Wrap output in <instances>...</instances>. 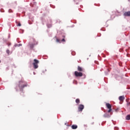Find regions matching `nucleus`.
<instances>
[{
	"instance_id": "obj_18",
	"label": "nucleus",
	"mask_w": 130,
	"mask_h": 130,
	"mask_svg": "<svg viewBox=\"0 0 130 130\" xmlns=\"http://www.w3.org/2000/svg\"><path fill=\"white\" fill-rule=\"evenodd\" d=\"M119 110V109L117 108V109H116L115 110V111H116V112H118V110Z\"/></svg>"
},
{
	"instance_id": "obj_17",
	"label": "nucleus",
	"mask_w": 130,
	"mask_h": 130,
	"mask_svg": "<svg viewBox=\"0 0 130 130\" xmlns=\"http://www.w3.org/2000/svg\"><path fill=\"white\" fill-rule=\"evenodd\" d=\"M9 13H13V10H12V9H9Z\"/></svg>"
},
{
	"instance_id": "obj_1",
	"label": "nucleus",
	"mask_w": 130,
	"mask_h": 130,
	"mask_svg": "<svg viewBox=\"0 0 130 130\" xmlns=\"http://www.w3.org/2000/svg\"><path fill=\"white\" fill-rule=\"evenodd\" d=\"M27 86L28 83L23 80L20 81L18 85V87L20 91H23V90H24V88H26Z\"/></svg>"
},
{
	"instance_id": "obj_23",
	"label": "nucleus",
	"mask_w": 130,
	"mask_h": 130,
	"mask_svg": "<svg viewBox=\"0 0 130 130\" xmlns=\"http://www.w3.org/2000/svg\"><path fill=\"white\" fill-rule=\"evenodd\" d=\"M1 62H2V61L0 60V63H1Z\"/></svg>"
},
{
	"instance_id": "obj_12",
	"label": "nucleus",
	"mask_w": 130,
	"mask_h": 130,
	"mask_svg": "<svg viewBox=\"0 0 130 130\" xmlns=\"http://www.w3.org/2000/svg\"><path fill=\"white\" fill-rule=\"evenodd\" d=\"M126 120H130V115H127L126 116Z\"/></svg>"
},
{
	"instance_id": "obj_3",
	"label": "nucleus",
	"mask_w": 130,
	"mask_h": 130,
	"mask_svg": "<svg viewBox=\"0 0 130 130\" xmlns=\"http://www.w3.org/2000/svg\"><path fill=\"white\" fill-rule=\"evenodd\" d=\"M74 75L75 77H83V73L79 72L78 71H75L74 72Z\"/></svg>"
},
{
	"instance_id": "obj_22",
	"label": "nucleus",
	"mask_w": 130,
	"mask_h": 130,
	"mask_svg": "<svg viewBox=\"0 0 130 130\" xmlns=\"http://www.w3.org/2000/svg\"><path fill=\"white\" fill-rule=\"evenodd\" d=\"M11 43H9L8 44V46H10V45H11Z\"/></svg>"
},
{
	"instance_id": "obj_11",
	"label": "nucleus",
	"mask_w": 130,
	"mask_h": 130,
	"mask_svg": "<svg viewBox=\"0 0 130 130\" xmlns=\"http://www.w3.org/2000/svg\"><path fill=\"white\" fill-rule=\"evenodd\" d=\"M75 102H76V103H77V104H80V99H77L75 100Z\"/></svg>"
},
{
	"instance_id": "obj_9",
	"label": "nucleus",
	"mask_w": 130,
	"mask_h": 130,
	"mask_svg": "<svg viewBox=\"0 0 130 130\" xmlns=\"http://www.w3.org/2000/svg\"><path fill=\"white\" fill-rule=\"evenodd\" d=\"M119 100H120V101H123V100H124V96H119Z\"/></svg>"
},
{
	"instance_id": "obj_2",
	"label": "nucleus",
	"mask_w": 130,
	"mask_h": 130,
	"mask_svg": "<svg viewBox=\"0 0 130 130\" xmlns=\"http://www.w3.org/2000/svg\"><path fill=\"white\" fill-rule=\"evenodd\" d=\"M38 63H39V60L34 59V62L32 63L34 69H38Z\"/></svg>"
},
{
	"instance_id": "obj_14",
	"label": "nucleus",
	"mask_w": 130,
	"mask_h": 130,
	"mask_svg": "<svg viewBox=\"0 0 130 130\" xmlns=\"http://www.w3.org/2000/svg\"><path fill=\"white\" fill-rule=\"evenodd\" d=\"M6 52L8 54H10V50H7Z\"/></svg>"
},
{
	"instance_id": "obj_5",
	"label": "nucleus",
	"mask_w": 130,
	"mask_h": 130,
	"mask_svg": "<svg viewBox=\"0 0 130 130\" xmlns=\"http://www.w3.org/2000/svg\"><path fill=\"white\" fill-rule=\"evenodd\" d=\"M84 105H79L78 106V111L79 112H82L83 111V109H84Z\"/></svg>"
},
{
	"instance_id": "obj_16",
	"label": "nucleus",
	"mask_w": 130,
	"mask_h": 130,
	"mask_svg": "<svg viewBox=\"0 0 130 130\" xmlns=\"http://www.w3.org/2000/svg\"><path fill=\"white\" fill-rule=\"evenodd\" d=\"M30 48H33V47H34V45H33V44L30 45Z\"/></svg>"
},
{
	"instance_id": "obj_19",
	"label": "nucleus",
	"mask_w": 130,
	"mask_h": 130,
	"mask_svg": "<svg viewBox=\"0 0 130 130\" xmlns=\"http://www.w3.org/2000/svg\"><path fill=\"white\" fill-rule=\"evenodd\" d=\"M17 26H21V23H19L17 24Z\"/></svg>"
},
{
	"instance_id": "obj_24",
	"label": "nucleus",
	"mask_w": 130,
	"mask_h": 130,
	"mask_svg": "<svg viewBox=\"0 0 130 130\" xmlns=\"http://www.w3.org/2000/svg\"><path fill=\"white\" fill-rule=\"evenodd\" d=\"M74 2H75V0H74Z\"/></svg>"
},
{
	"instance_id": "obj_8",
	"label": "nucleus",
	"mask_w": 130,
	"mask_h": 130,
	"mask_svg": "<svg viewBox=\"0 0 130 130\" xmlns=\"http://www.w3.org/2000/svg\"><path fill=\"white\" fill-rule=\"evenodd\" d=\"M71 127H72V129H77V128H78V125H72Z\"/></svg>"
},
{
	"instance_id": "obj_4",
	"label": "nucleus",
	"mask_w": 130,
	"mask_h": 130,
	"mask_svg": "<svg viewBox=\"0 0 130 130\" xmlns=\"http://www.w3.org/2000/svg\"><path fill=\"white\" fill-rule=\"evenodd\" d=\"M106 106L107 107V108H108V109H109V110L108 111V112L109 113H110V112L111 111H112V109L111 108L112 106L109 103H106Z\"/></svg>"
},
{
	"instance_id": "obj_10",
	"label": "nucleus",
	"mask_w": 130,
	"mask_h": 130,
	"mask_svg": "<svg viewBox=\"0 0 130 130\" xmlns=\"http://www.w3.org/2000/svg\"><path fill=\"white\" fill-rule=\"evenodd\" d=\"M15 47H20V46H22V44H16L15 45H14Z\"/></svg>"
},
{
	"instance_id": "obj_15",
	"label": "nucleus",
	"mask_w": 130,
	"mask_h": 130,
	"mask_svg": "<svg viewBox=\"0 0 130 130\" xmlns=\"http://www.w3.org/2000/svg\"><path fill=\"white\" fill-rule=\"evenodd\" d=\"M51 26H52L51 24H48L47 25L48 28H51Z\"/></svg>"
},
{
	"instance_id": "obj_6",
	"label": "nucleus",
	"mask_w": 130,
	"mask_h": 130,
	"mask_svg": "<svg viewBox=\"0 0 130 130\" xmlns=\"http://www.w3.org/2000/svg\"><path fill=\"white\" fill-rule=\"evenodd\" d=\"M77 71H78V72H79L80 73H82L83 72H84V69H83V68H82L80 66H78Z\"/></svg>"
},
{
	"instance_id": "obj_21",
	"label": "nucleus",
	"mask_w": 130,
	"mask_h": 130,
	"mask_svg": "<svg viewBox=\"0 0 130 130\" xmlns=\"http://www.w3.org/2000/svg\"><path fill=\"white\" fill-rule=\"evenodd\" d=\"M56 42H59V39H56Z\"/></svg>"
},
{
	"instance_id": "obj_7",
	"label": "nucleus",
	"mask_w": 130,
	"mask_h": 130,
	"mask_svg": "<svg viewBox=\"0 0 130 130\" xmlns=\"http://www.w3.org/2000/svg\"><path fill=\"white\" fill-rule=\"evenodd\" d=\"M124 16H126L127 17H130V11L125 12L124 13Z\"/></svg>"
},
{
	"instance_id": "obj_13",
	"label": "nucleus",
	"mask_w": 130,
	"mask_h": 130,
	"mask_svg": "<svg viewBox=\"0 0 130 130\" xmlns=\"http://www.w3.org/2000/svg\"><path fill=\"white\" fill-rule=\"evenodd\" d=\"M104 117H109V115L107 114V113H106L104 115Z\"/></svg>"
},
{
	"instance_id": "obj_20",
	"label": "nucleus",
	"mask_w": 130,
	"mask_h": 130,
	"mask_svg": "<svg viewBox=\"0 0 130 130\" xmlns=\"http://www.w3.org/2000/svg\"><path fill=\"white\" fill-rule=\"evenodd\" d=\"M61 41H62L63 42H65L66 40H64V39H62Z\"/></svg>"
}]
</instances>
